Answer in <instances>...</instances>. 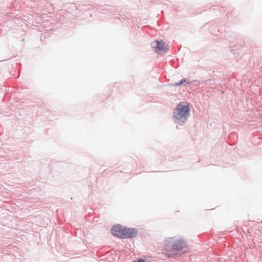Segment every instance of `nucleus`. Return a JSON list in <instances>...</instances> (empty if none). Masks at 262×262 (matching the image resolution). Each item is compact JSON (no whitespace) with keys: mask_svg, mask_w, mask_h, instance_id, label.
I'll list each match as a JSON object with an SVG mask.
<instances>
[{"mask_svg":"<svg viewBox=\"0 0 262 262\" xmlns=\"http://www.w3.org/2000/svg\"><path fill=\"white\" fill-rule=\"evenodd\" d=\"M112 234L121 238H130L135 237L137 234L136 229L127 228L120 225H115L111 230Z\"/></svg>","mask_w":262,"mask_h":262,"instance_id":"nucleus-1","label":"nucleus"},{"mask_svg":"<svg viewBox=\"0 0 262 262\" xmlns=\"http://www.w3.org/2000/svg\"><path fill=\"white\" fill-rule=\"evenodd\" d=\"M189 111L188 105L180 103L174 111V117L178 120L184 121L189 115Z\"/></svg>","mask_w":262,"mask_h":262,"instance_id":"nucleus-2","label":"nucleus"},{"mask_svg":"<svg viewBox=\"0 0 262 262\" xmlns=\"http://www.w3.org/2000/svg\"><path fill=\"white\" fill-rule=\"evenodd\" d=\"M157 46L155 48V52L159 54H162L167 52L168 49V46L163 41H157Z\"/></svg>","mask_w":262,"mask_h":262,"instance_id":"nucleus-3","label":"nucleus"},{"mask_svg":"<svg viewBox=\"0 0 262 262\" xmlns=\"http://www.w3.org/2000/svg\"><path fill=\"white\" fill-rule=\"evenodd\" d=\"M186 246L185 243L183 241L180 240L176 242L172 246V249L179 251L182 250Z\"/></svg>","mask_w":262,"mask_h":262,"instance_id":"nucleus-4","label":"nucleus"},{"mask_svg":"<svg viewBox=\"0 0 262 262\" xmlns=\"http://www.w3.org/2000/svg\"><path fill=\"white\" fill-rule=\"evenodd\" d=\"M186 80L185 79L183 80L180 83H176L174 85H181L182 83H183V82H185Z\"/></svg>","mask_w":262,"mask_h":262,"instance_id":"nucleus-5","label":"nucleus"},{"mask_svg":"<svg viewBox=\"0 0 262 262\" xmlns=\"http://www.w3.org/2000/svg\"><path fill=\"white\" fill-rule=\"evenodd\" d=\"M134 262H145V261L143 259H140L137 261H134Z\"/></svg>","mask_w":262,"mask_h":262,"instance_id":"nucleus-6","label":"nucleus"}]
</instances>
